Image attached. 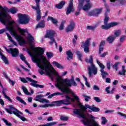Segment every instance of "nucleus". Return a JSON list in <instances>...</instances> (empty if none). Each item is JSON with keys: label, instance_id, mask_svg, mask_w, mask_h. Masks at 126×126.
I'll use <instances>...</instances> for the list:
<instances>
[{"label": "nucleus", "instance_id": "nucleus-1", "mask_svg": "<svg viewBox=\"0 0 126 126\" xmlns=\"http://www.w3.org/2000/svg\"><path fill=\"white\" fill-rule=\"evenodd\" d=\"M26 33L27 34L26 40L28 42L30 46L29 48H27V52L31 57L32 62L34 63H36V65L39 67L40 69L38 70L39 73L41 75L46 73L51 78L52 80L54 79V76H56L57 83L55 84L56 87L61 90L62 92L66 93V94H71L78 101L79 100L78 96L76 95L68 88L71 87V81L72 82L74 81L73 77L72 76L71 79L68 78L63 79L59 75V72L56 69H51L50 68L52 66L51 63L48 62L47 58L43 55L44 49L41 47L33 46L32 44L35 41L34 37L30 33H28V30H23V35H25Z\"/></svg>", "mask_w": 126, "mask_h": 126}, {"label": "nucleus", "instance_id": "nucleus-2", "mask_svg": "<svg viewBox=\"0 0 126 126\" xmlns=\"http://www.w3.org/2000/svg\"><path fill=\"white\" fill-rule=\"evenodd\" d=\"M0 9L1 10L0 12V21L6 26V29L0 30V34H2V33H4V32H5L7 30L10 32L13 37H15L20 45L25 44L26 41L24 40V38H23V37L21 35L18 34L15 30V26L17 25L15 21L13 20L9 21L10 16L7 13V9L6 7H2V6L0 5Z\"/></svg>", "mask_w": 126, "mask_h": 126}, {"label": "nucleus", "instance_id": "nucleus-3", "mask_svg": "<svg viewBox=\"0 0 126 126\" xmlns=\"http://www.w3.org/2000/svg\"><path fill=\"white\" fill-rule=\"evenodd\" d=\"M75 100L77 102L78 106L80 108V109H75L73 110L74 114L77 115L79 117L82 118V123L87 126H99V123L96 122L95 120V117L92 115L87 114V115H84V112H86V109H90L93 111V112H99L100 109L97 107H94V105L91 106L88 104H86L85 106H83L82 103L80 102V99L79 98V100H77L76 98Z\"/></svg>", "mask_w": 126, "mask_h": 126}, {"label": "nucleus", "instance_id": "nucleus-4", "mask_svg": "<svg viewBox=\"0 0 126 126\" xmlns=\"http://www.w3.org/2000/svg\"><path fill=\"white\" fill-rule=\"evenodd\" d=\"M86 63H91V65H88V74L90 77H92L93 76L92 75H96L97 74V72H98V69L94 63H93V56L92 55L90 56L89 59L86 58Z\"/></svg>", "mask_w": 126, "mask_h": 126}, {"label": "nucleus", "instance_id": "nucleus-5", "mask_svg": "<svg viewBox=\"0 0 126 126\" xmlns=\"http://www.w3.org/2000/svg\"><path fill=\"white\" fill-rule=\"evenodd\" d=\"M5 110L8 114H10V115L13 114L20 119V120L23 121V122H25V121H26V118L23 116V113L18 110V109L15 108L13 105H9V109L5 108Z\"/></svg>", "mask_w": 126, "mask_h": 126}, {"label": "nucleus", "instance_id": "nucleus-6", "mask_svg": "<svg viewBox=\"0 0 126 126\" xmlns=\"http://www.w3.org/2000/svg\"><path fill=\"white\" fill-rule=\"evenodd\" d=\"M102 0L104 2L106 1L105 0ZM92 6V4L90 3V0H79V4L78 6L79 10L83 9V10L86 11V10L90 9Z\"/></svg>", "mask_w": 126, "mask_h": 126}, {"label": "nucleus", "instance_id": "nucleus-7", "mask_svg": "<svg viewBox=\"0 0 126 126\" xmlns=\"http://www.w3.org/2000/svg\"><path fill=\"white\" fill-rule=\"evenodd\" d=\"M110 20V18L108 16H106L104 18V25L101 26V28L102 29H105V30H108V29H110L111 27H114V26H117V25H119V23L117 22H111L109 24L108 23V21Z\"/></svg>", "mask_w": 126, "mask_h": 126}, {"label": "nucleus", "instance_id": "nucleus-8", "mask_svg": "<svg viewBox=\"0 0 126 126\" xmlns=\"http://www.w3.org/2000/svg\"><path fill=\"white\" fill-rule=\"evenodd\" d=\"M18 17L19 18L18 21L20 24H28V23H29L30 18L28 15L18 14Z\"/></svg>", "mask_w": 126, "mask_h": 126}, {"label": "nucleus", "instance_id": "nucleus-9", "mask_svg": "<svg viewBox=\"0 0 126 126\" xmlns=\"http://www.w3.org/2000/svg\"><path fill=\"white\" fill-rule=\"evenodd\" d=\"M55 34L56 32H55V31H50L45 36L46 38H49V39H50V41L49 42V44L50 45H53V43H55V38H54Z\"/></svg>", "mask_w": 126, "mask_h": 126}, {"label": "nucleus", "instance_id": "nucleus-10", "mask_svg": "<svg viewBox=\"0 0 126 126\" xmlns=\"http://www.w3.org/2000/svg\"><path fill=\"white\" fill-rule=\"evenodd\" d=\"M102 10H103V9L102 8H96L94 9L93 11H91L90 12H88L87 14L88 15H89L90 16H98L100 13L102 12Z\"/></svg>", "mask_w": 126, "mask_h": 126}, {"label": "nucleus", "instance_id": "nucleus-11", "mask_svg": "<svg viewBox=\"0 0 126 126\" xmlns=\"http://www.w3.org/2000/svg\"><path fill=\"white\" fill-rule=\"evenodd\" d=\"M72 96L73 98H70L68 95H66V99L61 100L62 104L64 105H69L71 102H74L75 101V97L73 96V95Z\"/></svg>", "mask_w": 126, "mask_h": 126}, {"label": "nucleus", "instance_id": "nucleus-12", "mask_svg": "<svg viewBox=\"0 0 126 126\" xmlns=\"http://www.w3.org/2000/svg\"><path fill=\"white\" fill-rule=\"evenodd\" d=\"M42 97H44L43 95H38L34 98V101H37L40 103H46V104H49V103H50L49 100L46 98H42Z\"/></svg>", "mask_w": 126, "mask_h": 126}, {"label": "nucleus", "instance_id": "nucleus-13", "mask_svg": "<svg viewBox=\"0 0 126 126\" xmlns=\"http://www.w3.org/2000/svg\"><path fill=\"white\" fill-rule=\"evenodd\" d=\"M6 51L8 52V53H10V54H11L12 56L13 57H17L18 56V50L17 49L15 48H10V49H7L6 47H4Z\"/></svg>", "mask_w": 126, "mask_h": 126}, {"label": "nucleus", "instance_id": "nucleus-14", "mask_svg": "<svg viewBox=\"0 0 126 126\" xmlns=\"http://www.w3.org/2000/svg\"><path fill=\"white\" fill-rule=\"evenodd\" d=\"M73 0H70L68 6L67 8L66 14H69L71 11H74V9L73 8Z\"/></svg>", "mask_w": 126, "mask_h": 126}, {"label": "nucleus", "instance_id": "nucleus-15", "mask_svg": "<svg viewBox=\"0 0 126 126\" xmlns=\"http://www.w3.org/2000/svg\"><path fill=\"white\" fill-rule=\"evenodd\" d=\"M75 27V23L73 21H71L69 25L66 28V32H70L74 29Z\"/></svg>", "mask_w": 126, "mask_h": 126}, {"label": "nucleus", "instance_id": "nucleus-16", "mask_svg": "<svg viewBox=\"0 0 126 126\" xmlns=\"http://www.w3.org/2000/svg\"><path fill=\"white\" fill-rule=\"evenodd\" d=\"M26 79H27L28 81L31 82V85H32V86H33V87H38V85H37V81L33 80L29 77H27Z\"/></svg>", "mask_w": 126, "mask_h": 126}, {"label": "nucleus", "instance_id": "nucleus-17", "mask_svg": "<svg viewBox=\"0 0 126 126\" xmlns=\"http://www.w3.org/2000/svg\"><path fill=\"white\" fill-rule=\"evenodd\" d=\"M0 56H1V60L4 62V63L6 64H7V63H8V61H7V59L6 58V57H5L2 54V50L0 48Z\"/></svg>", "mask_w": 126, "mask_h": 126}, {"label": "nucleus", "instance_id": "nucleus-18", "mask_svg": "<svg viewBox=\"0 0 126 126\" xmlns=\"http://www.w3.org/2000/svg\"><path fill=\"white\" fill-rule=\"evenodd\" d=\"M20 58L21 60H22L25 63H26V64L28 65V67H29L30 68H31V66H30L29 63H28V62H27V61L25 60L26 58L24 57V55H23V54H20Z\"/></svg>", "mask_w": 126, "mask_h": 126}, {"label": "nucleus", "instance_id": "nucleus-19", "mask_svg": "<svg viewBox=\"0 0 126 126\" xmlns=\"http://www.w3.org/2000/svg\"><path fill=\"white\" fill-rule=\"evenodd\" d=\"M53 64L55 65V66L57 67V68H60V69H63L64 68V67L62 65V64L59 63L57 62H53L52 63Z\"/></svg>", "mask_w": 126, "mask_h": 126}, {"label": "nucleus", "instance_id": "nucleus-20", "mask_svg": "<svg viewBox=\"0 0 126 126\" xmlns=\"http://www.w3.org/2000/svg\"><path fill=\"white\" fill-rule=\"evenodd\" d=\"M6 35L9 40V41H10L11 43H12L14 45V46H17V43L12 39V38L11 37V35L9 34L8 33L6 32Z\"/></svg>", "mask_w": 126, "mask_h": 126}, {"label": "nucleus", "instance_id": "nucleus-21", "mask_svg": "<svg viewBox=\"0 0 126 126\" xmlns=\"http://www.w3.org/2000/svg\"><path fill=\"white\" fill-rule=\"evenodd\" d=\"M66 54L67 55V60H72V58H73V54L70 50L66 51Z\"/></svg>", "mask_w": 126, "mask_h": 126}, {"label": "nucleus", "instance_id": "nucleus-22", "mask_svg": "<svg viewBox=\"0 0 126 126\" xmlns=\"http://www.w3.org/2000/svg\"><path fill=\"white\" fill-rule=\"evenodd\" d=\"M126 66L125 65H123L122 70L120 71L118 73V75H126Z\"/></svg>", "mask_w": 126, "mask_h": 126}, {"label": "nucleus", "instance_id": "nucleus-23", "mask_svg": "<svg viewBox=\"0 0 126 126\" xmlns=\"http://www.w3.org/2000/svg\"><path fill=\"white\" fill-rule=\"evenodd\" d=\"M90 41H91V38H88L85 43L83 42L82 43V47H89Z\"/></svg>", "mask_w": 126, "mask_h": 126}, {"label": "nucleus", "instance_id": "nucleus-24", "mask_svg": "<svg viewBox=\"0 0 126 126\" xmlns=\"http://www.w3.org/2000/svg\"><path fill=\"white\" fill-rule=\"evenodd\" d=\"M7 90L6 88L3 89L2 91V93L4 97H5V98L6 99L8 100V101H10V102H12V100H11V99H10V98L8 96L6 95V94H5V92Z\"/></svg>", "mask_w": 126, "mask_h": 126}, {"label": "nucleus", "instance_id": "nucleus-25", "mask_svg": "<svg viewBox=\"0 0 126 126\" xmlns=\"http://www.w3.org/2000/svg\"><path fill=\"white\" fill-rule=\"evenodd\" d=\"M52 21L53 24H57L58 23V20L54 18L53 17H48L47 18V21Z\"/></svg>", "mask_w": 126, "mask_h": 126}, {"label": "nucleus", "instance_id": "nucleus-26", "mask_svg": "<svg viewBox=\"0 0 126 126\" xmlns=\"http://www.w3.org/2000/svg\"><path fill=\"white\" fill-rule=\"evenodd\" d=\"M115 39H116V36L115 35H111L109 36L107 38V42H108V43H113V42H114Z\"/></svg>", "mask_w": 126, "mask_h": 126}, {"label": "nucleus", "instance_id": "nucleus-27", "mask_svg": "<svg viewBox=\"0 0 126 126\" xmlns=\"http://www.w3.org/2000/svg\"><path fill=\"white\" fill-rule=\"evenodd\" d=\"M45 27V21H41L36 26V28H44Z\"/></svg>", "mask_w": 126, "mask_h": 126}, {"label": "nucleus", "instance_id": "nucleus-28", "mask_svg": "<svg viewBox=\"0 0 126 126\" xmlns=\"http://www.w3.org/2000/svg\"><path fill=\"white\" fill-rule=\"evenodd\" d=\"M65 3V2L64 1H62L60 2V4L56 5V7H57V8H58L59 9H61V8H63Z\"/></svg>", "mask_w": 126, "mask_h": 126}, {"label": "nucleus", "instance_id": "nucleus-29", "mask_svg": "<svg viewBox=\"0 0 126 126\" xmlns=\"http://www.w3.org/2000/svg\"><path fill=\"white\" fill-rule=\"evenodd\" d=\"M58 95H63V94L62 93H60V92L53 93V94H50V95H49L48 96V98L49 99H50V98H52V97H54V96H57Z\"/></svg>", "mask_w": 126, "mask_h": 126}, {"label": "nucleus", "instance_id": "nucleus-30", "mask_svg": "<svg viewBox=\"0 0 126 126\" xmlns=\"http://www.w3.org/2000/svg\"><path fill=\"white\" fill-rule=\"evenodd\" d=\"M65 22H66V20L62 21L60 25V26L59 27L60 30H63V29L64 28V24H65Z\"/></svg>", "mask_w": 126, "mask_h": 126}, {"label": "nucleus", "instance_id": "nucleus-31", "mask_svg": "<svg viewBox=\"0 0 126 126\" xmlns=\"http://www.w3.org/2000/svg\"><path fill=\"white\" fill-rule=\"evenodd\" d=\"M114 36L115 38L116 37H119V36H121L122 35V31L120 30H118L114 32Z\"/></svg>", "mask_w": 126, "mask_h": 126}, {"label": "nucleus", "instance_id": "nucleus-32", "mask_svg": "<svg viewBox=\"0 0 126 126\" xmlns=\"http://www.w3.org/2000/svg\"><path fill=\"white\" fill-rule=\"evenodd\" d=\"M23 92L26 94V95H31V94L28 92V90L24 86H22V87Z\"/></svg>", "mask_w": 126, "mask_h": 126}, {"label": "nucleus", "instance_id": "nucleus-33", "mask_svg": "<svg viewBox=\"0 0 126 126\" xmlns=\"http://www.w3.org/2000/svg\"><path fill=\"white\" fill-rule=\"evenodd\" d=\"M96 63L100 67L101 69L104 70V69L105 68V65H104V64L101 63V62H99V60L98 59H96Z\"/></svg>", "mask_w": 126, "mask_h": 126}, {"label": "nucleus", "instance_id": "nucleus-34", "mask_svg": "<svg viewBox=\"0 0 126 126\" xmlns=\"http://www.w3.org/2000/svg\"><path fill=\"white\" fill-rule=\"evenodd\" d=\"M110 88H111V87L108 86L105 89V91H106L108 94H110V93H111V94H113V93H114V90H115V89L113 88L112 90L111 91H110Z\"/></svg>", "mask_w": 126, "mask_h": 126}, {"label": "nucleus", "instance_id": "nucleus-35", "mask_svg": "<svg viewBox=\"0 0 126 126\" xmlns=\"http://www.w3.org/2000/svg\"><path fill=\"white\" fill-rule=\"evenodd\" d=\"M100 72L101 73L102 78H106V77L108 75L107 72L104 71L103 69H100Z\"/></svg>", "mask_w": 126, "mask_h": 126}, {"label": "nucleus", "instance_id": "nucleus-36", "mask_svg": "<svg viewBox=\"0 0 126 126\" xmlns=\"http://www.w3.org/2000/svg\"><path fill=\"white\" fill-rule=\"evenodd\" d=\"M121 63H121V62H117V63H116L113 65V68L116 69V71H118V69H119V67L118 66H119V65H120V64H121Z\"/></svg>", "mask_w": 126, "mask_h": 126}, {"label": "nucleus", "instance_id": "nucleus-37", "mask_svg": "<svg viewBox=\"0 0 126 126\" xmlns=\"http://www.w3.org/2000/svg\"><path fill=\"white\" fill-rule=\"evenodd\" d=\"M108 123V119L105 117H101V125H105Z\"/></svg>", "mask_w": 126, "mask_h": 126}, {"label": "nucleus", "instance_id": "nucleus-38", "mask_svg": "<svg viewBox=\"0 0 126 126\" xmlns=\"http://www.w3.org/2000/svg\"><path fill=\"white\" fill-rule=\"evenodd\" d=\"M32 8H33V9H35V10H36V13L37 11H40V3H36V7L32 6Z\"/></svg>", "mask_w": 126, "mask_h": 126}, {"label": "nucleus", "instance_id": "nucleus-39", "mask_svg": "<svg viewBox=\"0 0 126 126\" xmlns=\"http://www.w3.org/2000/svg\"><path fill=\"white\" fill-rule=\"evenodd\" d=\"M16 100L19 101V102H20V103H22V104H24V105H26V102L24 101V100H23V99H22V98H21V97H20L19 96H17Z\"/></svg>", "mask_w": 126, "mask_h": 126}, {"label": "nucleus", "instance_id": "nucleus-40", "mask_svg": "<svg viewBox=\"0 0 126 126\" xmlns=\"http://www.w3.org/2000/svg\"><path fill=\"white\" fill-rule=\"evenodd\" d=\"M76 53V55L78 57L79 60L81 62H82V60H81V57H82V53H81V52L79 51H77Z\"/></svg>", "mask_w": 126, "mask_h": 126}, {"label": "nucleus", "instance_id": "nucleus-41", "mask_svg": "<svg viewBox=\"0 0 126 126\" xmlns=\"http://www.w3.org/2000/svg\"><path fill=\"white\" fill-rule=\"evenodd\" d=\"M2 120L5 124L6 126H12V124H11L10 122H8V121H7V120H6L5 119L2 118Z\"/></svg>", "mask_w": 126, "mask_h": 126}, {"label": "nucleus", "instance_id": "nucleus-42", "mask_svg": "<svg viewBox=\"0 0 126 126\" xmlns=\"http://www.w3.org/2000/svg\"><path fill=\"white\" fill-rule=\"evenodd\" d=\"M46 57L49 59H51V58H53V57H54V55H53V53L51 52H46Z\"/></svg>", "mask_w": 126, "mask_h": 126}, {"label": "nucleus", "instance_id": "nucleus-43", "mask_svg": "<svg viewBox=\"0 0 126 126\" xmlns=\"http://www.w3.org/2000/svg\"><path fill=\"white\" fill-rule=\"evenodd\" d=\"M9 12H11V13L14 14V13L17 12V9L16 8L12 7L9 9Z\"/></svg>", "mask_w": 126, "mask_h": 126}, {"label": "nucleus", "instance_id": "nucleus-44", "mask_svg": "<svg viewBox=\"0 0 126 126\" xmlns=\"http://www.w3.org/2000/svg\"><path fill=\"white\" fill-rule=\"evenodd\" d=\"M37 18L36 20L37 21H39L40 19H41V11H37Z\"/></svg>", "mask_w": 126, "mask_h": 126}, {"label": "nucleus", "instance_id": "nucleus-45", "mask_svg": "<svg viewBox=\"0 0 126 126\" xmlns=\"http://www.w3.org/2000/svg\"><path fill=\"white\" fill-rule=\"evenodd\" d=\"M55 107H59L61 105V104H62V100L59 101H54Z\"/></svg>", "mask_w": 126, "mask_h": 126}, {"label": "nucleus", "instance_id": "nucleus-46", "mask_svg": "<svg viewBox=\"0 0 126 126\" xmlns=\"http://www.w3.org/2000/svg\"><path fill=\"white\" fill-rule=\"evenodd\" d=\"M83 78L85 79L86 83L85 84L87 87H90V84L87 81V78L85 75H83Z\"/></svg>", "mask_w": 126, "mask_h": 126}, {"label": "nucleus", "instance_id": "nucleus-47", "mask_svg": "<svg viewBox=\"0 0 126 126\" xmlns=\"http://www.w3.org/2000/svg\"><path fill=\"white\" fill-rule=\"evenodd\" d=\"M82 96L83 97H84L85 98V101H86V102H88L89 101V99H91V98L90 97V96H87L86 95V94H82Z\"/></svg>", "mask_w": 126, "mask_h": 126}, {"label": "nucleus", "instance_id": "nucleus-48", "mask_svg": "<svg viewBox=\"0 0 126 126\" xmlns=\"http://www.w3.org/2000/svg\"><path fill=\"white\" fill-rule=\"evenodd\" d=\"M118 2L122 5H125L126 4V0H118Z\"/></svg>", "mask_w": 126, "mask_h": 126}, {"label": "nucleus", "instance_id": "nucleus-49", "mask_svg": "<svg viewBox=\"0 0 126 126\" xmlns=\"http://www.w3.org/2000/svg\"><path fill=\"white\" fill-rule=\"evenodd\" d=\"M60 119L62 121H67V120H68V118L67 117L63 115H62Z\"/></svg>", "mask_w": 126, "mask_h": 126}, {"label": "nucleus", "instance_id": "nucleus-50", "mask_svg": "<svg viewBox=\"0 0 126 126\" xmlns=\"http://www.w3.org/2000/svg\"><path fill=\"white\" fill-rule=\"evenodd\" d=\"M57 122H51L49 123H47L45 124V126H55V125H57Z\"/></svg>", "mask_w": 126, "mask_h": 126}, {"label": "nucleus", "instance_id": "nucleus-51", "mask_svg": "<svg viewBox=\"0 0 126 126\" xmlns=\"http://www.w3.org/2000/svg\"><path fill=\"white\" fill-rule=\"evenodd\" d=\"M94 101L97 103H100V102H101V99L97 96H94Z\"/></svg>", "mask_w": 126, "mask_h": 126}, {"label": "nucleus", "instance_id": "nucleus-52", "mask_svg": "<svg viewBox=\"0 0 126 126\" xmlns=\"http://www.w3.org/2000/svg\"><path fill=\"white\" fill-rule=\"evenodd\" d=\"M20 79L21 81H22V82H23L24 83H27L28 82L27 80H28L27 79H25L24 78H21V77H20Z\"/></svg>", "mask_w": 126, "mask_h": 126}, {"label": "nucleus", "instance_id": "nucleus-53", "mask_svg": "<svg viewBox=\"0 0 126 126\" xmlns=\"http://www.w3.org/2000/svg\"><path fill=\"white\" fill-rule=\"evenodd\" d=\"M95 28V27L92 26H88L87 27V29H88V30H94Z\"/></svg>", "mask_w": 126, "mask_h": 126}, {"label": "nucleus", "instance_id": "nucleus-54", "mask_svg": "<svg viewBox=\"0 0 126 126\" xmlns=\"http://www.w3.org/2000/svg\"><path fill=\"white\" fill-rule=\"evenodd\" d=\"M48 107H55V101H53L49 104H47Z\"/></svg>", "mask_w": 126, "mask_h": 126}, {"label": "nucleus", "instance_id": "nucleus-55", "mask_svg": "<svg viewBox=\"0 0 126 126\" xmlns=\"http://www.w3.org/2000/svg\"><path fill=\"white\" fill-rule=\"evenodd\" d=\"M38 108H48V104H43L38 105Z\"/></svg>", "mask_w": 126, "mask_h": 126}, {"label": "nucleus", "instance_id": "nucleus-56", "mask_svg": "<svg viewBox=\"0 0 126 126\" xmlns=\"http://www.w3.org/2000/svg\"><path fill=\"white\" fill-rule=\"evenodd\" d=\"M126 36L125 35H122L120 37V42H124L125 39H126Z\"/></svg>", "mask_w": 126, "mask_h": 126}, {"label": "nucleus", "instance_id": "nucleus-57", "mask_svg": "<svg viewBox=\"0 0 126 126\" xmlns=\"http://www.w3.org/2000/svg\"><path fill=\"white\" fill-rule=\"evenodd\" d=\"M84 52L86 53H89V47L87 46H84Z\"/></svg>", "mask_w": 126, "mask_h": 126}, {"label": "nucleus", "instance_id": "nucleus-58", "mask_svg": "<svg viewBox=\"0 0 126 126\" xmlns=\"http://www.w3.org/2000/svg\"><path fill=\"white\" fill-rule=\"evenodd\" d=\"M8 81L9 83H11L12 84V86H14V84H15V82L14 81L11 80L10 79H8Z\"/></svg>", "mask_w": 126, "mask_h": 126}, {"label": "nucleus", "instance_id": "nucleus-59", "mask_svg": "<svg viewBox=\"0 0 126 126\" xmlns=\"http://www.w3.org/2000/svg\"><path fill=\"white\" fill-rule=\"evenodd\" d=\"M106 66H107L108 69H110V68H111V63L109 61H108L107 62Z\"/></svg>", "mask_w": 126, "mask_h": 126}, {"label": "nucleus", "instance_id": "nucleus-60", "mask_svg": "<svg viewBox=\"0 0 126 126\" xmlns=\"http://www.w3.org/2000/svg\"><path fill=\"white\" fill-rule=\"evenodd\" d=\"M105 6L106 9V11L107 12H110V8L109 7V5L107 4H105Z\"/></svg>", "mask_w": 126, "mask_h": 126}, {"label": "nucleus", "instance_id": "nucleus-61", "mask_svg": "<svg viewBox=\"0 0 126 126\" xmlns=\"http://www.w3.org/2000/svg\"><path fill=\"white\" fill-rule=\"evenodd\" d=\"M107 55H108V52H104L102 54L100 55V56L101 58H105Z\"/></svg>", "mask_w": 126, "mask_h": 126}, {"label": "nucleus", "instance_id": "nucleus-62", "mask_svg": "<svg viewBox=\"0 0 126 126\" xmlns=\"http://www.w3.org/2000/svg\"><path fill=\"white\" fill-rule=\"evenodd\" d=\"M94 90H100V88L97 85H94L93 87Z\"/></svg>", "mask_w": 126, "mask_h": 126}, {"label": "nucleus", "instance_id": "nucleus-63", "mask_svg": "<svg viewBox=\"0 0 126 126\" xmlns=\"http://www.w3.org/2000/svg\"><path fill=\"white\" fill-rule=\"evenodd\" d=\"M103 50H104V48L103 47V46H99V55L101 54V52L103 51Z\"/></svg>", "mask_w": 126, "mask_h": 126}, {"label": "nucleus", "instance_id": "nucleus-64", "mask_svg": "<svg viewBox=\"0 0 126 126\" xmlns=\"http://www.w3.org/2000/svg\"><path fill=\"white\" fill-rule=\"evenodd\" d=\"M105 44H106V42L105 41H102L100 42L99 47H103V46H104V45H105Z\"/></svg>", "mask_w": 126, "mask_h": 126}]
</instances>
